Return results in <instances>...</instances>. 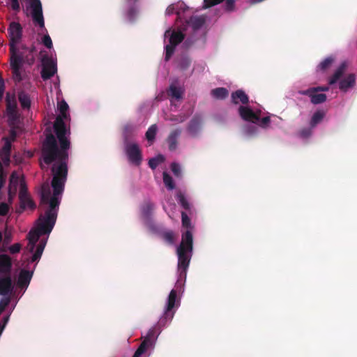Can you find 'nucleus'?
Instances as JSON below:
<instances>
[{
    "instance_id": "1",
    "label": "nucleus",
    "mask_w": 357,
    "mask_h": 357,
    "mask_svg": "<svg viewBox=\"0 0 357 357\" xmlns=\"http://www.w3.org/2000/svg\"><path fill=\"white\" fill-rule=\"evenodd\" d=\"M53 178L51 186L47 182L42 184L40 190V206H47L44 214H41L38 220L36 229L31 230L27 234V239L30 242L36 243L42 235H49L52 231L58 215L62 194L67 180L68 170L65 165H61L58 170L53 169Z\"/></svg>"
},
{
    "instance_id": "2",
    "label": "nucleus",
    "mask_w": 357,
    "mask_h": 357,
    "mask_svg": "<svg viewBox=\"0 0 357 357\" xmlns=\"http://www.w3.org/2000/svg\"><path fill=\"white\" fill-rule=\"evenodd\" d=\"M58 109L60 112V114L56 116L53 127L60 147L58 146L54 135L50 133L46 136L42 150L43 161L46 165H50L56 160L59 161L58 163L54 164L52 167L51 170L52 174L54 168L57 171L59 167L61 165H65L68 170V150L70 145V140L68 138L70 132L69 129L66 128L64 123V120L67 119L69 116L68 114V105L63 100L58 104Z\"/></svg>"
},
{
    "instance_id": "3",
    "label": "nucleus",
    "mask_w": 357,
    "mask_h": 357,
    "mask_svg": "<svg viewBox=\"0 0 357 357\" xmlns=\"http://www.w3.org/2000/svg\"><path fill=\"white\" fill-rule=\"evenodd\" d=\"M8 33L10 37V66L13 81L17 84L23 80L24 68L23 65L27 64L31 66L36 61V47L34 44L30 47L26 45H21L17 47L22 37V26L19 22H12L10 23Z\"/></svg>"
},
{
    "instance_id": "4",
    "label": "nucleus",
    "mask_w": 357,
    "mask_h": 357,
    "mask_svg": "<svg viewBox=\"0 0 357 357\" xmlns=\"http://www.w3.org/2000/svg\"><path fill=\"white\" fill-rule=\"evenodd\" d=\"M193 250V236L190 230L182 234L181 241L176 249L178 256V271L180 278H185L187 269L192 257Z\"/></svg>"
},
{
    "instance_id": "5",
    "label": "nucleus",
    "mask_w": 357,
    "mask_h": 357,
    "mask_svg": "<svg viewBox=\"0 0 357 357\" xmlns=\"http://www.w3.org/2000/svg\"><path fill=\"white\" fill-rule=\"evenodd\" d=\"M23 12L26 17H31L36 27L47 31L45 26L43 4L40 0H27L23 8Z\"/></svg>"
},
{
    "instance_id": "6",
    "label": "nucleus",
    "mask_w": 357,
    "mask_h": 357,
    "mask_svg": "<svg viewBox=\"0 0 357 357\" xmlns=\"http://www.w3.org/2000/svg\"><path fill=\"white\" fill-rule=\"evenodd\" d=\"M124 146L125 151L129 161L131 163L139 166L142 161V155L138 144L130 142L124 144Z\"/></svg>"
},
{
    "instance_id": "7",
    "label": "nucleus",
    "mask_w": 357,
    "mask_h": 357,
    "mask_svg": "<svg viewBox=\"0 0 357 357\" xmlns=\"http://www.w3.org/2000/svg\"><path fill=\"white\" fill-rule=\"evenodd\" d=\"M41 62L43 66L41 77L43 80L49 79L56 73V65L47 55L42 57Z\"/></svg>"
},
{
    "instance_id": "8",
    "label": "nucleus",
    "mask_w": 357,
    "mask_h": 357,
    "mask_svg": "<svg viewBox=\"0 0 357 357\" xmlns=\"http://www.w3.org/2000/svg\"><path fill=\"white\" fill-rule=\"evenodd\" d=\"M19 200L21 211H24L26 208H30L31 210H33L36 207V204L30 197L28 193L27 188L25 183H21V187L19 192Z\"/></svg>"
},
{
    "instance_id": "9",
    "label": "nucleus",
    "mask_w": 357,
    "mask_h": 357,
    "mask_svg": "<svg viewBox=\"0 0 357 357\" xmlns=\"http://www.w3.org/2000/svg\"><path fill=\"white\" fill-rule=\"evenodd\" d=\"M47 239H41L38 243L36 245V243L29 241L27 245V250L30 252H33L31 261L32 262L38 261L43 255V250L46 245Z\"/></svg>"
},
{
    "instance_id": "10",
    "label": "nucleus",
    "mask_w": 357,
    "mask_h": 357,
    "mask_svg": "<svg viewBox=\"0 0 357 357\" xmlns=\"http://www.w3.org/2000/svg\"><path fill=\"white\" fill-rule=\"evenodd\" d=\"M319 91L314 87L309 88L306 90L299 91L301 95L307 96L310 98V101L314 105H318L326 102L327 96L324 93H319Z\"/></svg>"
},
{
    "instance_id": "11",
    "label": "nucleus",
    "mask_w": 357,
    "mask_h": 357,
    "mask_svg": "<svg viewBox=\"0 0 357 357\" xmlns=\"http://www.w3.org/2000/svg\"><path fill=\"white\" fill-rule=\"evenodd\" d=\"M14 289V284L11 275L0 277V295L10 296Z\"/></svg>"
},
{
    "instance_id": "12",
    "label": "nucleus",
    "mask_w": 357,
    "mask_h": 357,
    "mask_svg": "<svg viewBox=\"0 0 357 357\" xmlns=\"http://www.w3.org/2000/svg\"><path fill=\"white\" fill-rule=\"evenodd\" d=\"M238 114L244 121L255 123L259 121V115L257 112H254L253 110L248 107L240 106L238 108Z\"/></svg>"
},
{
    "instance_id": "13",
    "label": "nucleus",
    "mask_w": 357,
    "mask_h": 357,
    "mask_svg": "<svg viewBox=\"0 0 357 357\" xmlns=\"http://www.w3.org/2000/svg\"><path fill=\"white\" fill-rule=\"evenodd\" d=\"M202 118L199 114H195L188 123L187 131L192 137H196L202 128Z\"/></svg>"
},
{
    "instance_id": "14",
    "label": "nucleus",
    "mask_w": 357,
    "mask_h": 357,
    "mask_svg": "<svg viewBox=\"0 0 357 357\" xmlns=\"http://www.w3.org/2000/svg\"><path fill=\"white\" fill-rule=\"evenodd\" d=\"M155 205L150 201H145L141 206L142 218L146 224H149Z\"/></svg>"
},
{
    "instance_id": "15",
    "label": "nucleus",
    "mask_w": 357,
    "mask_h": 357,
    "mask_svg": "<svg viewBox=\"0 0 357 357\" xmlns=\"http://www.w3.org/2000/svg\"><path fill=\"white\" fill-rule=\"evenodd\" d=\"M12 260L8 255H0V274L11 275Z\"/></svg>"
},
{
    "instance_id": "16",
    "label": "nucleus",
    "mask_w": 357,
    "mask_h": 357,
    "mask_svg": "<svg viewBox=\"0 0 357 357\" xmlns=\"http://www.w3.org/2000/svg\"><path fill=\"white\" fill-rule=\"evenodd\" d=\"M165 37H169V43L174 46L178 45L185 38V35L181 31H171L168 29L165 33Z\"/></svg>"
},
{
    "instance_id": "17",
    "label": "nucleus",
    "mask_w": 357,
    "mask_h": 357,
    "mask_svg": "<svg viewBox=\"0 0 357 357\" xmlns=\"http://www.w3.org/2000/svg\"><path fill=\"white\" fill-rule=\"evenodd\" d=\"M355 84L356 75L354 73H350L340 81L339 89L342 91L347 92L350 88L354 87Z\"/></svg>"
},
{
    "instance_id": "18",
    "label": "nucleus",
    "mask_w": 357,
    "mask_h": 357,
    "mask_svg": "<svg viewBox=\"0 0 357 357\" xmlns=\"http://www.w3.org/2000/svg\"><path fill=\"white\" fill-rule=\"evenodd\" d=\"M176 297H177L176 291L174 289H172L170 291L169 295L168 296L167 303V306H166L165 310V316L166 317H170V318L173 317L174 312H172V310L175 306Z\"/></svg>"
},
{
    "instance_id": "19",
    "label": "nucleus",
    "mask_w": 357,
    "mask_h": 357,
    "mask_svg": "<svg viewBox=\"0 0 357 357\" xmlns=\"http://www.w3.org/2000/svg\"><path fill=\"white\" fill-rule=\"evenodd\" d=\"M33 271L22 270L19 274L17 285L20 288H26L31 280Z\"/></svg>"
},
{
    "instance_id": "20",
    "label": "nucleus",
    "mask_w": 357,
    "mask_h": 357,
    "mask_svg": "<svg viewBox=\"0 0 357 357\" xmlns=\"http://www.w3.org/2000/svg\"><path fill=\"white\" fill-rule=\"evenodd\" d=\"M231 98V102L234 105H238L240 102L243 105H246L249 102V98L248 95L245 93L244 91L241 89H238L234 92H232Z\"/></svg>"
},
{
    "instance_id": "21",
    "label": "nucleus",
    "mask_w": 357,
    "mask_h": 357,
    "mask_svg": "<svg viewBox=\"0 0 357 357\" xmlns=\"http://www.w3.org/2000/svg\"><path fill=\"white\" fill-rule=\"evenodd\" d=\"M4 141V145L0 151V158L4 165H8L10 163L12 142Z\"/></svg>"
},
{
    "instance_id": "22",
    "label": "nucleus",
    "mask_w": 357,
    "mask_h": 357,
    "mask_svg": "<svg viewBox=\"0 0 357 357\" xmlns=\"http://www.w3.org/2000/svg\"><path fill=\"white\" fill-rule=\"evenodd\" d=\"M20 183V184L24 183L20 181L18 176L15 172L12 173L8 185V195L10 198H13L15 195Z\"/></svg>"
},
{
    "instance_id": "23",
    "label": "nucleus",
    "mask_w": 357,
    "mask_h": 357,
    "mask_svg": "<svg viewBox=\"0 0 357 357\" xmlns=\"http://www.w3.org/2000/svg\"><path fill=\"white\" fill-rule=\"evenodd\" d=\"M347 68V63L343 61L335 70L333 75L328 78V84L333 85L335 84L343 75Z\"/></svg>"
},
{
    "instance_id": "24",
    "label": "nucleus",
    "mask_w": 357,
    "mask_h": 357,
    "mask_svg": "<svg viewBox=\"0 0 357 357\" xmlns=\"http://www.w3.org/2000/svg\"><path fill=\"white\" fill-rule=\"evenodd\" d=\"M181 134V130L179 128L175 129L172 130L168 137H167V142L169 146V149L172 151H175L177 147L178 144V138Z\"/></svg>"
},
{
    "instance_id": "25",
    "label": "nucleus",
    "mask_w": 357,
    "mask_h": 357,
    "mask_svg": "<svg viewBox=\"0 0 357 357\" xmlns=\"http://www.w3.org/2000/svg\"><path fill=\"white\" fill-rule=\"evenodd\" d=\"M152 345V340L150 338H145L140 344L132 357H140Z\"/></svg>"
},
{
    "instance_id": "26",
    "label": "nucleus",
    "mask_w": 357,
    "mask_h": 357,
    "mask_svg": "<svg viewBox=\"0 0 357 357\" xmlns=\"http://www.w3.org/2000/svg\"><path fill=\"white\" fill-rule=\"evenodd\" d=\"M135 129V128L132 124L128 123L123 126V137L124 144L130 143V140L132 137Z\"/></svg>"
},
{
    "instance_id": "27",
    "label": "nucleus",
    "mask_w": 357,
    "mask_h": 357,
    "mask_svg": "<svg viewBox=\"0 0 357 357\" xmlns=\"http://www.w3.org/2000/svg\"><path fill=\"white\" fill-rule=\"evenodd\" d=\"M6 102L8 114L10 116L15 115L17 112V102L15 96H13L12 98L7 96Z\"/></svg>"
},
{
    "instance_id": "28",
    "label": "nucleus",
    "mask_w": 357,
    "mask_h": 357,
    "mask_svg": "<svg viewBox=\"0 0 357 357\" xmlns=\"http://www.w3.org/2000/svg\"><path fill=\"white\" fill-rule=\"evenodd\" d=\"M188 23L194 30H197L204 24L205 18L202 16H193L190 18Z\"/></svg>"
},
{
    "instance_id": "29",
    "label": "nucleus",
    "mask_w": 357,
    "mask_h": 357,
    "mask_svg": "<svg viewBox=\"0 0 357 357\" xmlns=\"http://www.w3.org/2000/svg\"><path fill=\"white\" fill-rule=\"evenodd\" d=\"M18 100L21 107L23 109H29L31 107V100L29 96L24 91L18 93Z\"/></svg>"
},
{
    "instance_id": "30",
    "label": "nucleus",
    "mask_w": 357,
    "mask_h": 357,
    "mask_svg": "<svg viewBox=\"0 0 357 357\" xmlns=\"http://www.w3.org/2000/svg\"><path fill=\"white\" fill-rule=\"evenodd\" d=\"M211 95L217 99L223 100L228 96L229 91L225 88L218 87L211 91Z\"/></svg>"
},
{
    "instance_id": "31",
    "label": "nucleus",
    "mask_w": 357,
    "mask_h": 357,
    "mask_svg": "<svg viewBox=\"0 0 357 357\" xmlns=\"http://www.w3.org/2000/svg\"><path fill=\"white\" fill-rule=\"evenodd\" d=\"M176 199L183 208H184L186 211L190 210L191 205L182 192L179 191L177 192Z\"/></svg>"
},
{
    "instance_id": "32",
    "label": "nucleus",
    "mask_w": 357,
    "mask_h": 357,
    "mask_svg": "<svg viewBox=\"0 0 357 357\" xmlns=\"http://www.w3.org/2000/svg\"><path fill=\"white\" fill-rule=\"evenodd\" d=\"M325 112L321 110H318L315 112L311 118L310 126L312 127L316 126L322 121V119L325 116Z\"/></svg>"
},
{
    "instance_id": "33",
    "label": "nucleus",
    "mask_w": 357,
    "mask_h": 357,
    "mask_svg": "<svg viewBox=\"0 0 357 357\" xmlns=\"http://www.w3.org/2000/svg\"><path fill=\"white\" fill-rule=\"evenodd\" d=\"M334 61H335L334 57H333L331 56H328V57L326 58L324 60H323L319 64L317 68L319 70H320L321 71H325V70H328L329 68H331V66L333 63Z\"/></svg>"
},
{
    "instance_id": "34",
    "label": "nucleus",
    "mask_w": 357,
    "mask_h": 357,
    "mask_svg": "<svg viewBox=\"0 0 357 357\" xmlns=\"http://www.w3.org/2000/svg\"><path fill=\"white\" fill-rule=\"evenodd\" d=\"M165 161V157L159 154L155 158H152L149 160V166L152 169H155L160 164Z\"/></svg>"
},
{
    "instance_id": "35",
    "label": "nucleus",
    "mask_w": 357,
    "mask_h": 357,
    "mask_svg": "<svg viewBox=\"0 0 357 357\" xmlns=\"http://www.w3.org/2000/svg\"><path fill=\"white\" fill-rule=\"evenodd\" d=\"M162 238L167 243L172 245L175 242L176 236L173 231H166L162 234Z\"/></svg>"
},
{
    "instance_id": "36",
    "label": "nucleus",
    "mask_w": 357,
    "mask_h": 357,
    "mask_svg": "<svg viewBox=\"0 0 357 357\" xmlns=\"http://www.w3.org/2000/svg\"><path fill=\"white\" fill-rule=\"evenodd\" d=\"M157 126L155 124L151 125L146 132V138L149 142H153L155 139L157 133Z\"/></svg>"
},
{
    "instance_id": "37",
    "label": "nucleus",
    "mask_w": 357,
    "mask_h": 357,
    "mask_svg": "<svg viewBox=\"0 0 357 357\" xmlns=\"http://www.w3.org/2000/svg\"><path fill=\"white\" fill-rule=\"evenodd\" d=\"M163 182L165 185L169 190H173L175 188V184L173 178L167 172H163Z\"/></svg>"
},
{
    "instance_id": "38",
    "label": "nucleus",
    "mask_w": 357,
    "mask_h": 357,
    "mask_svg": "<svg viewBox=\"0 0 357 357\" xmlns=\"http://www.w3.org/2000/svg\"><path fill=\"white\" fill-rule=\"evenodd\" d=\"M190 65H191V59L188 56H183L180 59L179 62H178V66L181 70H187L190 67Z\"/></svg>"
},
{
    "instance_id": "39",
    "label": "nucleus",
    "mask_w": 357,
    "mask_h": 357,
    "mask_svg": "<svg viewBox=\"0 0 357 357\" xmlns=\"http://www.w3.org/2000/svg\"><path fill=\"white\" fill-rule=\"evenodd\" d=\"M169 95L176 100L181 98V90L174 85L170 86Z\"/></svg>"
},
{
    "instance_id": "40",
    "label": "nucleus",
    "mask_w": 357,
    "mask_h": 357,
    "mask_svg": "<svg viewBox=\"0 0 357 357\" xmlns=\"http://www.w3.org/2000/svg\"><path fill=\"white\" fill-rule=\"evenodd\" d=\"M223 1H225L223 7L226 12L231 13L235 10V0H222Z\"/></svg>"
},
{
    "instance_id": "41",
    "label": "nucleus",
    "mask_w": 357,
    "mask_h": 357,
    "mask_svg": "<svg viewBox=\"0 0 357 357\" xmlns=\"http://www.w3.org/2000/svg\"><path fill=\"white\" fill-rule=\"evenodd\" d=\"M176 47V46H174L171 44H168L165 46V60L166 61H168L171 59L172 56L173 55V54L175 51Z\"/></svg>"
},
{
    "instance_id": "42",
    "label": "nucleus",
    "mask_w": 357,
    "mask_h": 357,
    "mask_svg": "<svg viewBox=\"0 0 357 357\" xmlns=\"http://www.w3.org/2000/svg\"><path fill=\"white\" fill-rule=\"evenodd\" d=\"M11 301L10 296H3L0 299V314L6 310V307L10 304Z\"/></svg>"
},
{
    "instance_id": "43",
    "label": "nucleus",
    "mask_w": 357,
    "mask_h": 357,
    "mask_svg": "<svg viewBox=\"0 0 357 357\" xmlns=\"http://www.w3.org/2000/svg\"><path fill=\"white\" fill-rule=\"evenodd\" d=\"M181 222L182 226L186 229H190L191 228V220L190 218L188 217V214L182 211L181 212Z\"/></svg>"
},
{
    "instance_id": "44",
    "label": "nucleus",
    "mask_w": 357,
    "mask_h": 357,
    "mask_svg": "<svg viewBox=\"0 0 357 357\" xmlns=\"http://www.w3.org/2000/svg\"><path fill=\"white\" fill-rule=\"evenodd\" d=\"M7 4L9 5L12 10L18 13L21 9L20 0H7Z\"/></svg>"
},
{
    "instance_id": "45",
    "label": "nucleus",
    "mask_w": 357,
    "mask_h": 357,
    "mask_svg": "<svg viewBox=\"0 0 357 357\" xmlns=\"http://www.w3.org/2000/svg\"><path fill=\"white\" fill-rule=\"evenodd\" d=\"M13 239V233L11 230L8 229L7 227L4 231L3 238H2L3 245H8L10 243Z\"/></svg>"
},
{
    "instance_id": "46",
    "label": "nucleus",
    "mask_w": 357,
    "mask_h": 357,
    "mask_svg": "<svg viewBox=\"0 0 357 357\" xmlns=\"http://www.w3.org/2000/svg\"><path fill=\"white\" fill-rule=\"evenodd\" d=\"M171 170L175 176L180 177L181 176V168L179 164L172 162L171 164Z\"/></svg>"
},
{
    "instance_id": "47",
    "label": "nucleus",
    "mask_w": 357,
    "mask_h": 357,
    "mask_svg": "<svg viewBox=\"0 0 357 357\" xmlns=\"http://www.w3.org/2000/svg\"><path fill=\"white\" fill-rule=\"evenodd\" d=\"M222 2V0H204L203 8L206 9Z\"/></svg>"
},
{
    "instance_id": "48",
    "label": "nucleus",
    "mask_w": 357,
    "mask_h": 357,
    "mask_svg": "<svg viewBox=\"0 0 357 357\" xmlns=\"http://www.w3.org/2000/svg\"><path fill=\"white\" fill-rule=\"evenodd\" d=\"M41 42L48 49H51L53 47L52 39L47 33L43 36Z\"/></svg>"
},
{
    "instance_id": "49",
    "label": "nucleus",
    "mask_w": 357,
    "mask_h": 357,
    "mask_svg": "<svg viewBox=\"0 0 357 357\" xmlns=\"http://www.w3.org/2000/svg\"><path fill=\"white\" fill-rule=\"evenodd\" d=\"M17 138V132L14 128L10 130L8 136L3 137V140L10 141V142H13L16 140Z\"/></svg>"
},
{
    "instance_id": "50",
    "label": "nucleus",
    "mask_w": 357,
    "mask_h": 357,
    "mask_svg": "<svg viewBox=\"0 0 357 357\" xmlns=\"http://www.w3.org/2000/svg\"><path fill=\"white\" fill-rule=\"evenodd\" d=\"M187 119V116L185 114H181V115H172L169 120L171 121L174 122H178V123H183Z\"/></svg>"
},
{
    "instance_id": "51",
    "label": "nucleus",
    "mask_w": 357,
    "mask_h": 357,
    "mask_svg": "<svg viewBox=\"0 0 357 357\" xmlns=\"http://www.w3.org/2000/svg\"><path fill=\"white\" fill-rule=\"evenodd\" d=\"M21 249H22V244H20L19 243H15L8 248V250H9L10 253L12 255L19 253L20 252Z\"/></svg>"
},
{
    "instance_id": "52",
    "label": "nucleus",
    "mask_w": 357,
    "mask_h": 357,
    "mask_svg": "<svg viewBox=\"0 0 357 357\" xmlns=\"http://www.w3.org/2000/svg\"><path fill=\"white\" fill-rule=\"evenodd\" d=\"M9 211V206L6 203L2 202L0 204V215L4 216L7 215Z\"/></svg>"
},
{
    "instance_id": "53",
    "label": "nucleus",
    "mask_w": 357,
    "mask_h": 357,
    "mask_svg": "<svg viewBox=\"0 0 357 357\" xmlns=\"http://www.w3.org/2000/svg\"><path fill=\"white\" fill-rule=\"evenodd\" d=\"M259 126H261V128H266L268 126V125L271 122V119L269 116H265V117H263L261 120L259 119Z\"/></svg>"
},
{
    "instance_id": "54",
    "label": "nucleus",
    "mask_w": 357,
    "mask_h": 357,
    "mask_svg": "<svg viewBox=\"0 0 357 357\" xmlns=\"http://www.w3.org/2000/svg\"><path fill=\"white\" fill-rule=\"evenodd\" d=\"M155 330L154 328H151L149 331L147 336L145 338H150L152 340V344H153V340L155 338Z\"/></svg>"
},
{
    "instance_id": "55",
    "label": "nucleus",
    "mask_w": 357,
    "mask_h": 357,
    "mask_svg": "<svg viewBox=\"0 0 357 357\" xmlns=\"http://www.w3.org/2000/svg\"><path fill=\"white\" fill-rule=\"evenodd\" d=\"M8 320H9V316L7 315V316L4 317L3 319V324H0V336L1 335L3 331L5 328V326L8 323Z\"/></svg>"
},
{
    "instance_id": "56",
    "label": "nucleus",
    "mask_w": 357,
    "mask_h": 357,
    "mask_svg": "<svg viewBox=\"0 0 357 357\" xmlns=\"http://www.w3.org/2000/svg\"><path fill=\"white\" fill-rule=\"evenodd\" d=\"M174 11H175V6H174V4H171L167 8L165 13L167 15H171L174 13Z\"/></svg>"
},
{
    "instance_id": "57",
    "label": "nucleus",
    "mask_w": 357,
    "mask_h": 357,
    "mask_svg": "<svg viewBox=\"0 0 357 357\" xmlns=\"http://www.w3.org/2000/svg\"><path fill=\"white\" fill-rule=\"evenodd\" d=\"M4 82L3 80V79H0V100H1L2 97H3V92H4Z\"/></svg>"
},
{
    "instance_id": "58",
    "label": "nucleus",
    "mask_w": 357,
    "mask_h": 357,
    "mask_svg": "<svg viewBox=\"0 0 357 357\" xmlns=\"http://www.w3.org/2000/svg\"><path fill=\"white\" fill-rule=\"evenodd\" d=\"M257 128L255 126H250L248 128L247 132L249 135H253L257 132Z\"/></svg>"
},
{
    "instance_id": "59",
    "label": "nucleus",
    "mask_w": 357,
    "mask_h": 357,
    "mask_svg": "<svg viewBox=\"0 0 357 357\" xmlns=\"http://www.w3.org/2000/svg\"><path fill=\"white\" fill-rule=\"evenodd\" d=\"M193 43H194V40H192L190 38H187L184 42V45L186 47H190L193 45Z\"/></svg>"
},
{
    "instance_id": "60",
    "label": "nucleus",
    "mask_w": 357,
    "mask_h": 357,
    "mask_svg": "<svg viewBox=\"0 0 357 357\" xmlns=\"http://www.w3.org/2000/svg\"><path fill=\"white\" fill-rule=\"evenodd\" d=\"M316 89H317L319 92L321 91H328L329 90V86H317L314 87Z\"/></svg>"
},
{
    "instance_id": "61",
    "label": "nucleus",
    "mask_w": 357,
    "mask_h": 357,
    "mask_svg": "<svg viewBox=\"0 0 357 357\" xmlns=\"http://www.w3.org/2000/svg\"><path fill=\"white\" fill-rule=\"evenodd\" d=\"M6 178L1 173V168H0V188L4 185Z\"/></svg>"
},
{
    "instance_id": "62",
    "label": "nucleus",
    "mask_w": 357,
    "mask_h": 357,
    "mask_svg": "<svg viewBox=\"0 0 357 357\" xmlns=\"http://www.w3.org/2000/svg\"><path fill=\"white\" fill-rule=\"evenodd\" d=\"M310 133V132L307 129H304V130H301V135L304 137H307V136H309Z\"/></svg>"
}]
</instances>
